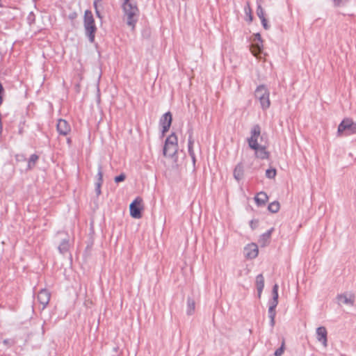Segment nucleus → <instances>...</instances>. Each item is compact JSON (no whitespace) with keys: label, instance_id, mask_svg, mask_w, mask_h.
<instances>
[{"label":"nucleus","instance_id":"nucleus-1","mask_svg":"<svg viewBox=\"0 0 356 356\" xmlns=\"http://www.w3.org/2000/svg\"><path fill=\"white\" fill-rule=\"evenodd\" d=\"M127 24L134 29L139 17V9L135 0H124L122 4Z\"/></svg>","mask_w":356,"mask_h":356},{"label":"nucleus","instance_id":"nucleus-2","mask_svg":"<svg viewBox=\"0 0 356 356\" xmlns=\"http://www.w3.org/2000/svg\"><path fill=\"white\" fill-rule=\"evenodd\" d=\"M83 26L86 35L88 37L89 41L92 43L95 41L97 27L92 13L89 10H86L85 11L83 17Z\"/></svg>","mask_w":356,"mask_h":356},{"label":"nucleus","instance_id":"nucleus-3","mask_svg":"<svg viewBox=\"0 0 356 356\" xmlns=\"http://www.w3.org/2000/svg\"><path fill=\"white\" fill-rule=\"evenodd\" d=\"M254 96L255 98L259 101L263 110H267L270 107V92L264 85H260L256 88Z\"/></svg>","mask_w":356,"mask_h":356},{"label":"nucleus","instance_id":"nucleus-4","mask_svg":"<svg viewBox=\"0 0 356 356\" xmlns=\"http://www.w3.org/2000/svg\"><path fill=\"white\" fill-rule=\"evenodd\" d=\"M178 140L175 133L170 135L165 140L163 147V155L168 157H173L177 152Z\"/></svg>","mask_w":356,"mask_h":356},{"label":"nucleus","instance_id":"nucleus-5","mask_svg":"<svg viewBox=\"0 0 356 356\" xmlns=\"http://www.w3.org/2000/svg\"><path fill=\"white\" fill-rule=\"evenodd\" d=\"M337 132L339 135L344 132L346 136L356 134V122L350 118L343 120L338 127Z\"/></svg>","mask_w":356,"mask_h":356},{"label":"nucleus","instance_id":"nucleus-6","mask_svg":"<svg viewBox=\"0 0 356 356\" xmlns=\"http://www.w3.org/2000/svg\"><path fill=\"white\" fill-rule=\"evenodd\" d=\"M261 135V127L259 124H254L250 131V137L247 140L251 149L258 148V138Z\"/></svg>","mask_w":356,"mask_h":356},{"label":"nucleus","instance_id":"nucleus-7","mask_svg":"<svg viewBox=\"0 0 356 356\" xmlns=\"http://www.w3.org/2000/svg\"><path fill=\"white\" fill-rule=\"evenodd\" d=\"M141 202L142 199L136 197L129 206L130 215L134 218L138 219L141 218Z\"/></svg>","mask_w":356,"mask_h":356},{"label":"nucleus","instance_id":"nucleus-8","mask_svg":"<svg viewBox=\"0 0 356 356\" xmlns=\"http://www.w3.org/2000/svg\"><path fill=\"white\" fill-rule=\"evenodd\" d=\"M172 114L170 112H167L165 114L162 115V117L160 119V124L162 127V133L165 134L167 132L171 125L172 123Z\"/></svg>","mask_w":356,"mask_h":356},{"label":"nucleus","instance_id":"nucleus-9","mask_svg":"<svg viewBox=\"0 0 356 356\" xmlns=\"http://www.w3.org/2000/svg\"><path fill=\"white\" fill-rule=\"evenodd\" d=\"M244 253L248 259L256 258L259 253L257 245L254 243L247 245L244 248Z\"/></svg>","mask_w":356,"mask_h":356},{"label":"nucleus","instance_id":"nucleus-10","mask_svg":"<svg viewBox=\"0 0 356 356\" xmlns=\"http://www.w3.org/2000/svg\"><path fill=\"white\" fill-rule=\"evenodd\" d=\"M51 294L45 289H41L38 294V300L42 305V309H44L50 300Z\"/></svg>","mask_w":356,"mask_h":356},{"label":"nucleus","instance_id":"nucleus-11","mask_svg":"<svg viewBox=\"0 0 356 356\" xmlns=\"http://www.w3.org/2000/svg\"><path fill=\"white\" fill-rule=\"evenodd\" d=\"M57 131L60 135L66 136L71 131V128L68 122L65 120L60 119L57 122Z\"/></svg>","mask_w":356,"mask_h":356},{"label":"nucleus","instance_id":"nucleus-12","mask_svg":"<svg viewBox=\"0 0 356 356\" xmlns=\"http://www.w3.org/2000/svg\"><path fill=\"white\" fill-rule=\"evenodd\" d=\"M327 332L325 327H319L316 329V338L317 340L321 342L324 347L327 346Z\"/></svg>","mask_w":356,"mask_h":356},{"label":"nucleus","instance_id":"nucleus-13","mask_svg":"<svg viewBox=\"0 0 356 356\" xmlns=\"http://www.w3.org/2000/svg\"><path fill=\"white\" fill-rule=\"evenodd\" d=\"M273 230L274 229L271 228L260 236L258 242L261 247H266L269 244L271 234Z\"/></svg>","mask_w":356,"mask_h":356},{"label":"nucleus","instance_id":"nucleus-14","mask_svg":"<svg viewBox=\"0 0 356 356\" xmlns=\"http://www.w3.org/2000/svg\"><path fill=\"white\" fill-rule=\"evenodd\" d=\"M339 301L342 302L345 305H350L353 306L355 302V296L353 294H340L337 296Z\"/></svg>","mask_w":356,"mask_h":356},{"label":"nucleus","instance_id":"nucleus-15","mask_svg":"<svg viewBox=\"0 0 356 356\" xmlns=\"http://www.w3.org/2000/svg\"><path fill=\"white\" fill-rule=\"evenodd\" d=\"M234 177L238 181L243 178L244 175V166L242 163H238L234 170Z\"/></svg>","mask_w":356,"mask_h":356},{"label":"nucleus","instance_id":"nucleus-16","mask_svg":"<svg viewBox=\"0 0 356 356\" xmlns=\"http://www.w3.org/2000/svg\"><path fill=\"white\" fill-rule=\"evenodd\" d=\"M193 144H194V140L193 138V133H190L188 136V152L190 155V156L192 159V161L193 165L195 164V154L193 150Z\"/></svg>","mask_w":356,"mask_h":356},{"label":"nucleus","instance_id":"nucleus-17","mask_svg":"<svg viewBox=\"0 0 356 356\" xmlns=\"http://www.w3.org/2000/svg\"><path fill=\"white\" fill-rule=\"evenodd\" d=\"M255 151V156L261 159H266L268 157V152L266 150L264 146L258 144L257 149H253Z\"/></svg>","mask_w":356,"mask_h":356},{"label":"nucleus","instance_id":"nucleus-18","mask_svg":"<svg viewBox=\"0 0 356 356\" xmlns=\"http://www.w3.org/2000/svg\"><path fill=\"white\" fill-rule=\"evenodd\" d=\"M268 200V197L264 192H260L254 197V200L258 206L264 205Z\"/></svg>","mask_w":356,"mask_h":356},{"label":"nucleus","instance_id":"nucleus-19","mask_svg":"<svg viewBox=\"0 0 356 356\" xmlns=\"http://www.w3.org/2000/svg\"><path fill=\"white\" fill-rule=\"evenodd\" d=\"M256 286L258 292V296L260 298L264 287V278L262 274H259L257 276Z\"/></svg>","mask_w":356,"mask_h":356},{"label":"nucleus","instance_id":"nucleus-20","mask_svg":"<svg viewBox=\"0 0 356 356\" xmlns=\"http://www.w3.org/2000/svg\"><path fill=\"white\" fill-rule=\"evenodd\" d=\"M69 240L64 238L58 246V250L61 254H65L69 250Z\"/></svg>","mask_w":356,"mask_h":356},{"label":"nucleus","instance_id":"nucleus-21","mask_svg":"<svg viewBox=\"0 0 356 356\" xmlns=\"http://www.w3.org/2000/svg\"><path fill=\"white\" fill-rule=\"evenodd\" d=\"M38 159L39 156L37 154H33L31 155L28 161L27 170L33 169L35 167Z\"/></svg>","mask_w":356,"mask_h":356},{"label":"nucleus","instance_id":"nucleus-22","mask_svg":"<svg viewBox=\"0 0 356 356\" xmlns=\"http://www.w3.org/2000/svg\"><path fill=\"white\" fill-rule=\"evenodd\" d=\"M195 303L193 299L188 298L187 299V310L186 312L188 315L193 314L195 311Z\"/></svg>","mask_w":356,"mask_h":356},{"label":"nucleus","instance_id":"nucleus-23","mask_svg":"<svg viewBox=\"0 0 356 356\" xmlns=\"http://www.w3.org/2000/svg\"><path fill=\"white\" fill-rule=\"evenodd\" d=\"M280 207V205L279 202L274 201L269 204V205L268 207V209L271 213H275L279 211Z\"/></svg>","mask_w":356,"mask_h":356},{"label":"nucleus","instance_id":"nucleus-24","mask_svg":"<svg viewBox=\"0 0 356 356\" xmlns=\"http://www.w3.org/2000/svg\"><path fill=\"white\" fill-rule=\"evenodd\" d=\"M93 6L95 10V14L97 17L102 19V16L101 15V13L99 10V7H102V0H95L93 3Z\"/></svg>","mask_w":356,"mask_h":356},{"label":"nucleus","instance_id":"nucleus-25","mask_svg":"<svg viewBox=\"0 0 356 356\" xmlns=\"http://www.w3.org/2000/svg\"><path fill=\"white\" fill-rule=\"evenodd\" d=\"M268 317L270 318V325L272 327H273L275 325V316H276L275 309L268 308Z\"/></svg>","mask_w":356,"mask_h":356},{"label":"nucleus","instance_id":"nucleus-26","mask_svg":"<svg viewBox=\"0 0 356 356\" xmlns=\"http://www.w3.org/2000/svg\"><path fill=\"white\" fill-rule=\"evenodd\" d=\"M254 47L259 49L260 47H263V41L261 40V35L259 33H256L254 35Z\"/></svg>","mask_w":356,"mask_h":356},{"label":"nucleus","instance_id":"nucleus-27","mask_svg":"<svg viewBox=\"0 0 356 356\" xmlns=\"http://www.w3.org/2000/svg\"><path fill=\"white\" fill-rule=\"evenodd\" d=\"M276 175V170L275 168L268 169L266 171V176L269 179H273Z\"/></svg>","mask_w":356,"mask_h":356},{"label":"nucleus","instance_id":"nucleus-28","mask_svg":"<svg viewBox=\"0 0 356 356\" xmlns=\"http://www.w3.org/2000/svg\"><path fill=\"white\" fill-rule=\"evenodd\" d=\"M278 284H275L273 286V289H272V295H273V298L272 299H274V300H278V297H279V295H278Z\"/></svg>","mask_w":356,"mask_h":356},{"label":"nucleus","instance_id":"nucleus-29","mask_svg":"<svg viewBox=\"0 0 356 356\" xmlns=\"http://www.w3.org/2000/svg\"><path fill=\"white\" fill-rule=\"evenodd\" d=\"M257 15L260 19L265 17L264 10L260 4H258V6H257Z\"/></svg>","mask_w":356,"mask_h":356},{"label":"nucleus","instance_id":"nucleus-30","mask_svg":"<svg viewBox=\"0 0 356 356\" xmlns=\"http://www.w3.org/2000/svg\"><path fill=\"white\" fill-rule=\"evenodd\" d=\"M97 182H99V183H102L103 182V172H102V166L101 165H99L98 166V172H97Z\"/></svg>","mask_w":356,"mask_h":356},{"label":"nucleus","instance_id":"nucleus-31","mask_svg":"<svg viewBox=\"0 0 356 356\" xmlns=\"http://www.w3.org/2000/svg\"><path fill=\"white\" fill-rule=\"evenodd\" d=\"M350 0H333L335 6L340 7L346 6Z\"/></svg>","mask_w":356,"mask_h":356},{"label":"nucleus","instance_id":"nucleus-32","mask_svg":"<svg viewBox=\"0 0 356 356\" xmlns=\"http://www.w3.org/2000/svg\"><path fill=\"white\" fill-rule=\"evenodd\" d=\"M261 50L262 47L257 49V47H254V44H252L251 51L254 56H257L261 52Z\"/></svg>","mask_w":356,"mask_h":356},{"label":"nucleus","instance_id":"nucleus-33","mask_svg":"<svg viewBox=\"0 0 356 356\" xmlns=\"http://www.w3.org/2000/svg\"><path fill=\"white\" fill-rule=\"evenodd\" d=\"M277 305H278V300H274V299L271 298L268 301V306H269L268 308L276 309V307L277 306Z\"/></svg>","mask_w":356,"mask_h":356},{"label":"nucleus","instance_id":"nucleus-34","mask_svg":"<svg viewBox=\"0 0 356 356\" xmlns=\"http://www.w3.org/2000/svg\"><path fill=\"white\" fill-rule=\"evenodd\" d=\"M284 352V343H282V346L279 348H277L275 352V356H281L283 354Z\"/></svg>","mask_w":356,"mask_h":356},{"label":"nucleus","instance_id":"nucleus-35","mask_svg":"<svg viewBox=\"0 0 356 356\" xmlns=\"http://www.w3.org/2000/svg\"><path fill=\"white\" fill-rule=\"evenodd\" d=\"M125 179V175L124 174H120V175L115 177V181L116 183L123 181Z\"/></svg>","mask_w":356,"mask_h":356},{"label":"nucleus","instance_id":"nucleus-36","mask_svg":"<svg viewBox=\"0 0 356 356\" xmlns=\"http://www.w3.org/2000/svg\"><path fill=\"white\" fill-rule=\"evenodd\" d=\"M102 183L96 182L95 184V192L97 195H99L101 194V186Z\"/></svg>","mask_w":356,"mask_h":356},{"label":"nucleus","instance_id":"nucleus-37","mask_svg":"<svg viewBox=\"0 0 356 356\" xmlns=\"http://www.w3.org/2000/svg\"><path fill=\"white\" fill-rule=\"evenodd\" d=\"M261 22L263 27L266 30L269 29L270 26L268 24L267 19H266V17L261 19Z\"/></svg>","mask_w":356,"mask_h":356},{"label":"nucleus","instance_id":"nucleus-38","mask_svg":"<svg viewBox=\"0 0 356 356\" xmlns=\"http://www.w3.org/2000/svg\"><path fill=\"white\" fill-rule=\"evenodd\" d=\"M3 88L1 85V83H0V105L2 104L3 102Z\"/></svg>","mask_w":356,"mask_h":356},{"label":"nucleus","instance_id":"nucleus-39","mask_svg":"<svg viewBox=\"0 0 356 356\" xmlns=\"http://www.w3.org/2000/svg\"><path fill=\"white\" fill-rule=\"evenodd\" d=\"M76 16H77L76 13H73L70 15L69 17L71 19H75L76 17Z\"/></svg>","mask_w":356,"mask_h":356},{"label":"nucleus","instance_id":"nucleus-40","mask_svg":"<svg viewBox=\"0 0 356 356\" xmlns=\"http://www.w3.org/2000/svg\"><path fill=\"white\" fill-rule=\"evenodd\" d=\"M250 226H251V227H252V229H254V227H255V223L254 222V221H253V220H252V221L250 222Z\"/></svg>","mask_w":356,"mask_h":356},{"label":"nucleus","instance_id":"nucleus-41","mask_svg":"<svg viewBox=\"0 0 356 356\" xmlns=\"http://www.w3.org/2000/svg\"><path fill=\"white\" fill-rule=\"evenodd\" d=\"M249 17H250V21L251 22V21L252 20V15H250Z\"/></svg>","mask_w":356,"mask_h":356},{"label":"nucleus","instance_id":"nucleus-42","mask_svg":"<svg viewBox=\"0 0 356 356\" xmlns=\"http://www.w3.org/2000/svg\"><path fill=\"white\" fill-rule=\"evenodd\" d=\"M2 6H3V5L1 3V0H0V7H2Z\"/></svg>","mask_w":356,"mask_h":356},{"label":"nucleus","instance_id":"nucleus-43","mask_svg":"<svg viewBox=\"0 0 356 356\" xmlns=\"http://www.w3.org/2000/svg\"><path fill=\"white\" fill-rule=\"evenodd\" d=\"M70 142H71L70 139V138H68V139H67V143H70Z\"/></svg>","mask_w":356,"mask_h":356}]
</instances>
